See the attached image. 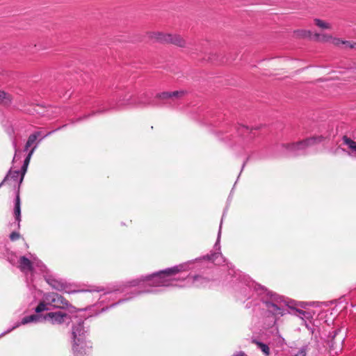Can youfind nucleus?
I'll return each mask as SVG.
<instances>
[{
    "mask_svg": "<svg viewBox=\"0 0 356 356\" xmlns=\"http://www.w3.org/2000/svg\"><path fill=\"white\" fill-rule=\"evenodd\" d=\"M233 356H247L243 352H239L234 354Z\"/></svg>",
    "mask_w": 356,
    "mask_h": 356,
    "instance_id": "473e14b6",
    "label": "nucleus"
},
{
    "mask_svg": "<svg viewBox=\"0 0 356 356\" xmlns=\"http://www.w3.org/2000/svg\"><path fill=\"white\" fill-rule=\"evenodd\" d=\"M136 97L130 92H125L121 88L113 91L106 100H99L90 95L81 97L78 103L72 108V113L76 114L83 110L97 108L88 114L76 119L70 120V124H76L97 114H102L112 109H118L123 106H136Z\"/></svg>",
    "mask_w": 356,
    "mask_h": 356,
    "instance_id": "7ed1b4c3",
    "label": "nucleus"
},
{
    "mask_svg": "<svg viewBox=\"0 0 356 356\" xmlns=\"http://www.w3.org/2000/svg\"><path fill=\"white\" fill-rule=\"evenodd\" d=\"M307 346H302L298 350L297 353H293V356H306L307 355Z\"/></svg>",
    "mask_w": 356,
    "mask_h": 356,
    "instance_id": "a878e982",
    "label": "nucleus"
},
{
    "mask_svg": "<svg viewBox=\"0 0 356 356\" xmlns=\"http://www.w3.org/2000/svg\"><path fill=\"white\" fill-rule=\"evenodd\" d=\"M342 44L345 45L346 47L356 49V42L351 43L349 41L343 40V42H342Z\"/></svg>",
    "mask_w": 356,
    "mask_h": 356,
    "instance_id": "c85d7f7f",
    "label": "nucleus"
},
{
    "mask_svg": "<svg viewBox=\"0 0 356 356\" xmlns=\"http://www.w3.org/2000/svg\"><path fill=\"white\" fill-rule=\"evenodd\" d=\"M43 316H44V315L40 314V313H37V314H32L30 316H24L20 322L16 323L14 326H13L12 327L8 329L5 332L0 334V338H1L2 337L5 336L6 334L10 333L13 330L16 329L21 325H26V324H28L30 323L41 322V321H44Z\"/></svg>",
    "mask_w": 356,
    "mask_h": 356,
    "instance_id": "9b49d317",
    "label": "nucleus"
},
{
    "mask_svg": "<svg viewBox=\"0 0 356 356\" xmlns=\"http://www.w3.org/2000/svg\"><path fill=\"white\" fill-rule=\"evenodd\" d=\"M67 124H64L63 126H60L59 127H58L57 129H54L51 131H49L47 132L46 134H43L42 131H35L34 133H33V135L35 136L36 138L38 139V138H40L39 140L36 143H38V145L39 144V143L45 137L47 136H49L50 135H51L53 133L58 131V130H61L63 129V128L66 127Z\"/></svg>",
    "mask_w": 356,
    "mask_h": 356,
    "instance_id": "2eb2a0df",
    "label": "nucleus"
},
{
    "mask_svg": "<svg viewBox=\"0 0 356 356\" xmlns=\"http://www.w3.org/2000/svg\"><path fill=\"white\" fill-rule=\"evenodd\" d=\"M13 146L15 149V155H14V157H13V162H15L16 158H17V152L18 151L17 149V142H16V140L15 139H13Z\"/></svg>",
    "mask_w": 356,
    "mask_h": 356,
    "instance_id": "7c9ffc66",
    "label": "nucleus"
},
{
    "mask_svg": "<svg viewBox=\"0 0 356 356\" xmlns=\"http://www.w3.org/2000/svg\"><path fill=\"white\" fill-rule=\"evenodd\" d=\"M28 166L22 165L21 170H19L20 173V178L19 179V181L17 184H15L14 186H19V190H20L21 184L24 180L25 174L27 172Z\"/></svg>",
    "mask_w": 356,
    "mask_h": 356,
    "instance_id": "aec40b11",
    "label": "nucleus"
},
{
    "mask_svg": "<svg viewBox=\"0 0 356 356\" xmlns=\"http://www.w3.org/2000/svg\"><path fill=\"white\" fill-rule=\"evenodd\" d=\"M0 103L8 106L11 103V96L3 90H0Z\"/></svg>",
    "mask_w": 356,
    "mask_h": 356,
    "instance_id": "6ab92c4d",
    "label": "nucleus"
},
{
    "mask_svg": "<svg viewBox=\"0 0 356 356\" xmlns=\"http://www.w3.org/2000/svg\"><path fill=\"white\" fill-rule=\"evenodd\" d=\"M342 42H343V40H341L339 38H334L333 39V43L334 44L337 45V46H340L342 44Z\"/></svg>",
    "mask_w": 356,
    "mask_h": 356,
    "instance_id": "2f4dec72",
    "label": "nucleus"
},
{
    "mask_svg": "<svg viewBox=\"0 0 356 356\" xmlns=\"http://www.w3.org/2000/svg\"><path fill=\"white\" fill-rule=\"evenodd\" d=\"M337 134V129L333 125H329L327 130L321 131L319 136L307 138L296 143H277L273 149L275 153L280 156L295 157L305 155L310 146L325 140H330L334 138Z\"/></svg>",
    "mask_w": 356,
    "mask_h": 356,
    "instance_id": "39448f33",
    "label": "nucleus"
},
{
    "mask_svg": "<svg viewBox=\"0 0 356 356\" xmlns=\"http://www.w3.org/2000/svg\"><path fill=\"white\" fill-rule=\"evenodd\" d=\"M295 33L297 35L300 36V37L305 38V37H307V36L309 35L310 32L309 31H303V30H298V31H296L295 32Z\"/></svg>",
    "mask_w": 356,
    "mask_h": 356,
    "instance_id": "cd10ccee",
    "label": "nucleus"
},
{
    "mask_svg": "<svg viewBox=\"0 0 356 356\" xmlns=\"http://www.w3.org/2000/svg\"><path fill=\"white\" fill-rule=\"evenodd\" d=\"M296 311H297L298 312L300 313V314H304V315H305L306 314H308L307 312H304V311H302V310H300V309H297Z\"/></svg>",
    "mask_w": 356,
    "mask_h": 356,
    "instance_id": "c9c22d12",
    "label": "nucleus"
},
{
    "mask_svg": "<svg viewBox=\"0 0 356 356\" xmlns=\"http://www.w3.org/2000/svg\"><path fill=\"white\" fill-rule=\"evenodd\" d=\"M36 140H37V138H36L35 136L33 135V134H31L29 136L28 140H27V141L26 143L24 151H27L29 149V148L30 147H31L34 143L36 144V143H37Z\"/></svg>",
    "mask_w": 356,
    "mask_h": 356,
    "instance_id": "412c9836",
    "label": "nucleus"
},
{
    "mask_svg": "<svg viewBox=\"0 0 356 356\" xmlns=\"http://www.w3.org/2000/svg\"><path fill=\"white\" fill-rule=\"evenodd\" d=\"M20 237V234L19 233L17 232H13L10 234V239L13 241H16L17 239H19Z\"/></svg>",
    "mask_w": 356,
    "mask_h": 356,
    "instance_id": "c756f323",
    "label": "nucleus"
},
{
    "mask_svg": "<svg viewBox=\"0 0 356 356\" xmlns=\"http://www.w3.org/2000/svg\"><path fill=\"white\" fill-rule=\"evenodd\" d=\"M339 331V330H333L332 332H330L329 337H332V340L330 341H329V346H330V349L331 350H335V348L334 347L333 339L337 336Z\"/></svg>",
    "mask_w": 356,
    "mask_h": 356,
    "instance_id": "b1692460",
    "label": "nucleus"
},
{
    "mask_svg": "<svg viewBox=\"0 0 356 356\" xmlns=\"http://www.w3.org/2000/svg\"><path fill=\"white\" fill-rule=\"evenodd\" d=\"M18 268L23 273L33 272V259L30 260L25 256L20 257Z\"/></svg>",
    "mask_w": 356,
    "mask_h": 356,
    "instance_id": "4468645a",
    "label": "nucleus"
},
{
    "mask_svg": "<svg viewBox=\"0 0 356 356\" xmlns=\"http://www.w3.org/2000/svg\"><path fill=\"white\" fill-rule=\"evenodd\" d=\"M219 132L222 134L221 140L233 143L243 148L248 147L256 137L252 129H250L248 127L243 124L231 127L229 131L227 129H222Z\"/></svg>",
    "mask_w": 356,
    "mask_h": 356,
    "instance_id": "0eeeda50",
    "label": "nucleus"
},
{
    "mask_svg": "<svg viewBox=\"0 0 356 356\" xmlns=\"http://www.w3.org/2000/svg\"><path fill=\"white\" fill-rule=\"evenodd\" d=\"M15 198L14 201V209H13V215L15 219V222H17V228L19 229L20 227L21 222V199H20V190H19V186H13Z\"/></svg>",
    "mask_w": 356,
    "mask_h": 356,
    "instance_id": "f8f14e48",
    "label": "nucleus"
},
{
    "mask_svg": "<svg viewBox=\"0 0 356 356\" xmlns=\"http://www.w3.org/2000/svg\"><path fill=\"white\" fill-rule=\"evenodd\" d=\"M187 92L184 90L165 91L157 93L155 96L144 93L136 98V105L139 106L175 107Z\"/></svg>",
    "mask_w": 356,
    "mask_h": 356,
    "instance_id": "423d86ee",
    "label": "nucleus"
},
{
    "mask_svg": "<svg viewBox=\"0 0 356 356\" xmlns=\"http://www.w3.org/2000/svg\"><path fill=\"white\" fill-rule=\"evenodd\" d=\"M68 307L72 309H74L61 295L52 292L43 295L41 301L35 308V312L36 313H41L51 309H66Z\"/></svg>",
    "mask_w": 356,
    "mask_h": 356,
    "instance_id": "6e6552de",
    "label": "nucleus"
},
{
    "mask_svg": "<svg viewBox=\"0 0 356 356\" xmlns=\"http://www.w3.org/2000/svg\"><path fill=\"white\" fill-rule=\"evenodd\" d=\"M19 174L20 173L19 170L13 171L12 168H10L7 172L3 181L0 183V188L4 184V183L8 181L10 177L15 181L17 180Z\"/></svg>",
    "mask_w": 356,
    "mask_h": 356,
    "instance_id": "dca6fc26",
    "label": "nucleus"
},
{
    "mask_svg": "<svg viewBox=\"0 0 356 356\" xmlns=\"http://www.w3.org/2000/svg\"><path fill=\"white\" fill-rule=\"evenodd\" d=\"M15 257H16L15 254L10 250H9L8 252V256L3 257V258L6 259L10 264H14L15 261Z\"/></svg>",
    "mask_w": 356,
    "mask_h": 356,
    "instance_id": "bb28decb",
    "label": "nucleus"
},
{
    "mask_svg": "<svg viewBox=\"0 0 356 356\" xmlns=\"http://www.w3.org/2000/svg\"><path fill=\"white\" fill-rule=\"evenodd\" d=\"M35 268H38L42 273H46L47 267L46 266L38 259L33 257V271Z\"/></svg>",
    "mask_w": 356,
    "mask_h": 356,
    "instance_id": "a211bd4d",
    "label": "nucleus"
},
{
    "mask_svg": "<svg viewBox=\"0 0 356 356\" xmlns=\"http://www.w3.org/2000/svg\"><path fill=\"white\" fill-rule=\"evenodd\" d=\"M229 268V282L235 290L237 298L241 300H249L245 308L253 307L256 312L258 307L264 321L263 328L267 332L278 339L281 338L277 325V320L289 313L287 302L278 294L268 291L266 288L252 280L248 275L241 271L235 270L232 265L227 264Z\"/></svg>",
    "mask_w": 356,
    "mask_h": 356,
    "instance_id": "f03ea898",
    "label": "nucleus"
},
{
    "mask_svg": "<svg viewBox=\"0 0 356 356\" xmlns=\"http://www.w3.org/2000/svg\"><path fill=\"white\" fill-rule=\"evenodd\" d=\"M10 250L7 248L6 244L3 242H0V258L8 256V252Z\"/></svg>",
    "mask_w": 356,
    "mask_h": 356,
    "instance_id": "5701e85b",
    "label": "nucleus"
},
{
    "mask_svg": "<svg viewBox=\"0 0 356 356\" xmlns=\"http://www.w3.org/2000/svg\"><path fill=\"white\" fill-rule=\"evenodd\" d=\"M43 318L52 325L72 323L70 341L74 356H85L87 350L92 347L91 343L87 341L88 328L84 325L86 318L58 311L47 313Z\"/></svg>",
    "mask_w": 356,
    "mask_h": 356,
    "instance_id": "20e7f679",
    "label": "nucleus"
},
{
    "mask_svg": "<svg viewBox=\"0 0 356 356\" xmlns=\"http://www.w3.org/2000/svg\"><path fill=\"white\" fill-rule=\"evenodd\" d=\"M346 152L352 157H356V141L351 139L346 135L341 138V143L338 147L332 152L334 155L339 154L341 152Z\"/></svg>",
    "mask_w": 356,
    "mask_h": 356,
    "instance_id": "1a4fd4ad",
    "label": "nucleus"
},
{
    "mask_svg": "<svg viewBox=\"0 0 356 356\" xmlns=\"http://www.w3.org/2000/svg\"><path fill=\"white\" fill-rule=\"evenodd\" d=\"M252 342L257 346V348L261 350V352L264 354L265 356L270 355V348L267 344L259 341L254 339L252 340Z\"/></svg>",
    "mask_w": 356,
    "mask_h": 356,
    "instance_id": "f3484780",
    "label": "nucleus"
},
{
    "mask_svg": "<svg viewBox=\"0 0 356 356\" xmlns=\"http://www.w3.org/2000/svg\"><path fill=\"white\" fill-rule=\"evenodd\" d=\"M225 213L226 210L223 212L219 225L217 239L214 244V248L217 252L207 254L202 257L195 259L194 261H189L171 268H168L149 275L141 276L140 277L125 282L114 284L107 289L94 287L88 291L97 292L104 291L103 296H112L116 292L124 293V298L120 299L117 302L110 306V307H113L122 302L131 300L140 295L156 293L159 290L154 289L156 287H183L189 283H191L195 287L207 286L210 280L202 275H195L193 277L187 276L186 278L176 277L175 275L179 273L187 271L192 268H197L202 269L204 268H209L211 264L220 265L226 262V259L220 252V245L222 225Z\"/></svg>",
    "mask_w": 356,
    "mask_h": 356,
    "instance_id": "f257e3e1",
    "label": "nucleus"
},
{
    "mask_svg": "<svg viewBox=\"0 0 356 356\" xmlns=\"http://www.w3.org/2000/svg\"><path fill=\"white\" fill-rule=\"evenodd\" d=\"M249 158H247L246 160L243 162V165H242V168H241V172H242V170H243V168H245L248 161Z\"/></svg>",
    "mask_w": 356,
    "mask_h": 356,
    "instance_id": "f704fd0d",
    "label": "nucleus"
},
{
    "mask_svg": "<svg viewBox=\"0 0 356 356\" xmlns=\"http://www.w3.org/2000/svg\"><path fill=\"white\" fill-rule=\"evenodd\" d=\"M44 280L46 282L54 289L57 291H65L67 285L65 283L60 280L56 279L53 275H48L47 273L44 275Z\"/></svg>",
    "mask_w": 356,
    "mask_h": 356,
    "instance_id": "ddd939ff",
    "label": "nucleus"
},
{
    "mask_svg": "<svg viewBox=\"0 0 356 356\" xmlns=\"http://www.w3.org/2000/svg\"><path fill=\"white\" fill-rule=\"evenodd\" d=\"M316 36L318 38V40H324V41H327V37L326 36H323V38L322 39H319V37H320V35L319 34H316Z\"/></svg>",
    "mask_w": 356,
    "mask_h": 356,
    "instance_id": "72a5a7b5",
    "label": "nucleus"
},
{
    "mask_svg": "<svg viewBox=\"0 0 356 356\" xmlns=\"http://www.w3.org/2000/svg\"><path fill=\"white\" fill-rule=\"evenodd\" d=\"M38 147V143L35 144V145L32 147V149L29 151V154H27L26 157L25 158L24 161V163L23 165H26V166H29V162H30V160H31V158L34 152V151L35 150V149L37 148Z\"/></svg>",
    "mask_w": 356,
    "mask_h": 356,
    "instance_id": "4be33fe9",
    "label": "nucleus"
},
{
    "mask_svg": "<svg viewBox=\"0 0 356 356\" xmlns=\"http://www.w3.org/2000/svg\"><path fill=\"white\" fill-rule=\"evenodd\" d=\"M315 24L321 29H330V25L319 19H314Z\"/></svg>",
    "mask_w": 356,
    "mask_h": 356,
    "instance_id": "393cba45",
    "label": "nucleus"
},
{
    "mask_svg": "<svg viewBox=\"0 0 356 356\" xmlns=\"http://www.w3.org/2000/svg\"><path fill=\"white\" fill-rule=\"evenodd\" d=\"M152 38H154L156 41L172 43L179 47H184L186 43L184 40L178 35L153 33Z\"/></svg>",
    "mask_w": 356,
    "mask_h": 356,
    "instance_id": "9d476101",
    "label": "nucleus"
}]
</instances>
